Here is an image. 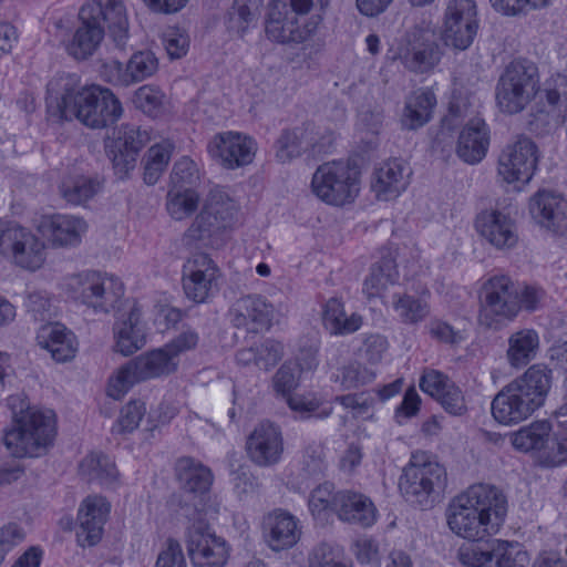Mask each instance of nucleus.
Listing matches in <instances>:
<instances>
[{
  "label": "nucleus",
  "instance_id": "a211bd4d",
  "mask_svg": "<svg viewBox=\"0 0 567 567\" xmlns=\"http://www.w3.org/2000/svg\"><path fill=\"white\" fill-rule=\"evenodd\" d=\"M457 558L465 567H524L527 561L526 553L518 545L503 540H497L491 548L463 545Z\"/></svg>",
  "mask_w": 567,
  "mask_h": 567
},
{
  "label": "nucleus",
  "instance_id": "20e7f679",
  "mask_svg": "<svg viewBox=\"0 0 567 567\" xmlns=\"http://www.w3.org/2000/svg\"><path fill=\"white\" fill-rule=\"evenodd\" d=\"M550 383V370L539 364L529 367L494 396L491 403L494 420L502 425L527 420L544 404Z\"/></svg>",
  "mask_w": 567,
  "mask_h": 567
},
{
  "label": "nucleus",
  "instance_id": "6e6552de",
  "mask_svg": "<svg viewBox=\"0 0 567 567\" xmlns=\"http://www.w3.org/2000/svg\"><path fill=\"white\" fill-rule=\"evenodd\" d=\"M179 360H175L163 346L143 353L121 367L109 380L107 395L120 400L136 383L174 373Z\"/></svg>",
  "mask_w": 567,
  "mask_h": 567
},
{
  "label": "nucleus",
  "instance_id": "bb28decb",
  "mask_svg": "<svg viewBox=\"0 0 567 567\" xmlns=\"http://www.w3.org/2000/svg\"><path fill=\"white\" fill-rule=\"evenodd\" d=\"M476 229L497 249H511L516 246L518 235L513 219L498 210H486L476 218Z\"/></svg>",
  "mask_w": 567,
  "mask_h": 567
},
{
  "label": "nucleus",
  "instance_id": "e433bc0d",
  "mask_svg": "<svg viewBox=\"0 0 567 567\" xmlns=\"http://www.w3.org/2000/svg\"><path fill=\"white\" fill-rule=\"evenodd\" d=\"M551 424L548 421H535L511 433L513 447L519 452L537 453L538 458L544 449L550 443Z\"/></svg>",
  "mask_w": 567,
  "mask_h": 567
},
{
  "label": "nucleus",
  "instance_id": "f704fd0d",
  "mask_svg": "<svg viewBox=\"0 0 567 567\" xmlns=\"http://www.w3.org/2000/svg\"><path fill=\"white\" fill-rule=\"evenodd\" d=\"M141 311L134 306L127 318L114 326L115 350L123 355H130L145 344V334L141 326Z\"/></svg>",
  "mask_w": 567,
  "mask_h": 567
},
{
  "label": "nucleus",
  "instance_id": "f03ea898",
  "mask_svg": "<svg viewBox=\"0 0 567 567\" xmlns=\"http://www.w3.org/2000/svg\"><path fill=\"white\" fill-rule=\"evenodd\" d=\"M507 511L503 491L488 484H474L450 502L446 523L456 536L478 542L498 533Z\"/></svg>",
  "mask_w": 567,
  "mask_h": 567
},
{
  "label": "nucleus",
  "instance_id": "49530a36",
  "mask_svg": "<svg viewBox=\"0 0 567 567\" xmlns=\"http://www.w3.org/2000/svg\"><path fill=\"white\" fill-rule=\"evenodd\" d=\"M80 471L89 481H100L104 484L112 483L117 477L114 462L106 455L99 453L85 456L80 464Z\"/></svg>",
  "mask_w": 567,
  "mask_h": 567
},
{
  "label": "nucleus",
  "instance_id": "338daca9",
  "mask_svg": "<svg viewBox=\"0 0 567 567\" xmlns=\"http://www.w3.org/2000/svg\"><path fill=\"white\" fill-rule=\"evenodd\" d=\"M539 461L549 467L567 462V439L557 440L550 436V443L544 449Z\"/></svg>",
  "mask_w": 567,
  "mask_h": 567
},
{
  "label": "nucleus",
  "instance_id": "9b49d317",
  "mask_svg": "<svg viewBox=\"0 0 567 567\" xmlns=\"http://www.w3.org/2000/svg\"><path fill=\"white\" fill-rule=\"evenodd\" d=\"M68 285L74 298L95 312H110L124 295V286L117 278L93 270L73 275Z\"/></svg>",
  "mask_w": 567,
  "mask_h": 567
},
{
  "label": "nucleus",
  "instance_id": "69168bd1",
  "mask_svg": "<svg viewBox=\"0 0 567 567\" xmlns=\"http://www.w3.org/2000/svg\"><path fill=\"white\" fill-rule=\"evenodd\" d=\"M164 97V93L158 87L144 85L136 91L135 103L144 112L152 113L162 106Z\"/></svg>",
  "mask_w": 567,
  "mask_h": 567
},
{
  "label": "nucleus",
  "instance_id": "6ab92c4d",
  "mask_svg": "<svg viewBox=\"0 0 567 567\" xmlns=\"http://www.w3.org/2000/svg\"><path fill=\"white\" fill-rule=\"evenodd\" d=\"M218 277L219 269L208 255H194L183 267L186 297L195 302H205L217 290Z\"/></svg>",
  "mask_w": 567,
  "mask_h": 567
},
{
  "label": "nucleus",
  "instance_id": "13d9d810",
  "mask_svg": "<svg viewBox=\"0 0 567 567\" xmlns=\"http://www.w3.org/2000/svg\"><path fill=\"white\" fill-rule=\"evenodd\" d=\"M435 400L452 415L460 416L467 411L463 391L454 382L447 384L445 390Z\"/></svg>",
  "mask_w": 567,
  "mask_h": 567
},
{
  "label": "nucleus",
  "instance_id": "c03bdc74",
  "mask_svg": "<svg viewBox=\"0 0 567 567\" xmlns=\"http://www.w3.org/2000/svg\"><path fill=\"white\" fill-rule=\"evenodd\" d=\"M199 195L192 188H172L167 193L166 209L175 220L192 216L198 208Z\"/></svg>",
  "mask_w": 567,
  "mask_h": 567
},
{
  "label": "nucleus",
  "instance_id": "c756f323",
  "mask_svg": "<svg viewBox=\"0 0 567 567\" xmlns=\"http://www.w3.org/2000/svg\"><path fill=\"white\" fill-rule=\"evenodd\" d=\"M274 308L266 299L258 295L239 298L229 310L230 322L236 328L254 324V330L269 328Z\"/></svg>",
  "mask_w": 567,
  "mask_h": 567
},
{
  "label": "nucleus",
  "instance_id": "c85d7f7f",
  "mask_svg": "<svg viewBox=\"0 0 567 567\" xmlns=\"http://www.w3.org/2000/svg\"><path fill=\"white\" fill-rule=\"evenodd\" d=\"M334 514L348 524L370 527L377 520V509L369 497L352 491L337 492Z\"/></svg>",
  "mask_w": 567,
  "mask_h": 567
},
{
  "label": "nucleus",
  "instance_id": "de8ad7c7",
  "mask_svg": "<svg viewBox=\"0 0 567 567\" xmlns=\"http://www.w3.org/2000/svg\"><path fill=\"white\" fill-rule=\"evenodd\" d=\"M172 155V146L168 143L153 145L146 152L144 161L143 178L147 185H154L166 169Z\"/></svg>",
  "mask_w": 567,
  "mask_h": 567
},
{
  "label": "nucleus",
  "instance_id": "7c9ffc66",
  "mask_svg": "<svg viewBox=\"0 0 567 567\" xmlns=\"http://www.w3.org/2000/svg\"><path fill=\"white\" fill-rule=\"evenodd\" d=\"M37 343L41 349L47 350L56 362L70 361L78 352L74 333L58 322L40 327L37 333Z\"/></svg>",
  "mask_w": 567,
  "mask_h": 567
},
{
  "label": "nucleus",
  "instance_id": "e2e57ef3",
  "mask_svg": "<svg viewBox=\"0 0 567 567\" xmlns=\"http://www.w3.org/2000/svg\"><path fill=\"white\" fill-rule=\"evenodd\" d=\"M451 383L452 381L449 379L447 375L433 369L424 370L420 379L421 390L434 399H436L440 395V393H442L445 390L447 384Z\"/></svg>",
  "mask_w": 567,
  "mask_h": 567
},
{
  "label": "nucleus",
  "instance_id": "4d7b16f0",
  "mask_svg": "<svg viewBox=\"0 0 567 567\" xmlns=\"http://www.w3.org/2000/svg\"><path fill=\"white\" fill-rule=\"evenodd\" d=\"M23 305L34 320L44 321L52 316L51 298L45 291H28Z\"/></svg>",
  "mask_w": 567,
  "mask_h": 567
},
{
  "label": "nucleus",
  "instance_id": "774afa93",
  "mask_svg": "<svg viewBox=\"0 0 567 567\" xmlns=\"http://www.w3.org/2000/svg\"><path fill=\"white\" fill-rule=\"evenodd\" d=\"M155 567H186L182 546L178 542L169 539L156 560Z\"/></svg>",
  "mask_w": 567,
  "mask_h": 567
},
{
  "label": "nucleus",
  "instance_id": "864d4df0",
  "mask_svg": "<svg viewBox=\"0 0 567 567\" xmlns=\"http://www.w3.org/2000/svg\"><path fill=\"white\" fill-rule=\"evenodd\" d=\"M337 493L333 492V485L331 483H323L317 486L310 494L309 497V509L316 517H321L328 512L334 513V501Z\"/></svg>",
  "mask_w": 567,
  "mask_h": 567
},
{
  "label": "nucleus",
  "instance_id": "8fccbe9b",
  "mask_svg": "<svg viewBox=\"0 0 567 567\" xmlns=\"http://www.w3.org/2000/svg\"><path fill=\"white\" fill-rule=\"evenodd\" d=\"M309 567H351L343 549L334 544L322 542L309 555Z\"/></svg>",
  "mask_w": 567,
  "mask_h": 567
},
{
  "label": "nucleus",
  "instance_id": "58836bf2",
  "mask_svg": "<svg viewBox=\"0 0 567 567\" xmlns=\"http://www.w3.org/2000/svg\"><path fill=\"white\" fill-rule=\"evenodd\" d=\"M324 328L336 336L350 334L360 329L362 318L358 313L346 315L343 303L338 298H330L322 313Z\"/></svg>",
  "mask_w": 567,
  "mask_h": 567
},
{
  "label": "nucleus",
  "instance_id": "052dcab7",
  "mask_svg": "<svg viewBox=\"0 0 567 567\" xmlns=\"http://www.w3.org/2000/svg\"><path fill=\"white\" fill-rule=\"evenodd\" d=\"M257 368L268 371L275 367L284 354V346L276 340L267 339L256 346Z\"/></svg>",
  "mask_w": 567,
  "mask_h": 567
},
{
  "label": "nucleus",
  "instance_id": "423d86ee",
  "mask_svg": "<svg viewBox=\"0 0 567 567\" xmlns=\"http://www.w3.org/2000/svg\"><path fill=\"white\" fill-rule=\"evenodd\" d=\"M538 92L537 66L526 59L513 60L505 66L496 83V104L502 113L517 114L526 109Z\"/></svg>",
  "mask_w": 567,
  "mask_h": 567
},
{
  "label": "nucleus",
  "instance_id": "09e8293b",
  "mask_svg": "<svg viewBox=\"0 0 567 567\" xmlns=\"http://www.w3.org/2000/svg\"><path fill=\"white\" fill-rule=\"evenodd\" d=\"M392 306L401 321L408 324L424 320L430 312V307L425 300L406 293L393 295Z\"/></svg>",
  "mask_w": 567,
  "mask_h": 567
},
{
  "label": "nucleus",
  "instance_id": "3c124183",
  "mask_svg": "<svg viewBox=\"0 0 567 567\" xmlns=\"http://www.w3.org/2000/svg\"><path fill=\"white\" fill-rule=\"evenodd\" d=\"M286 402L290 410L296 414V417L306 420L311 416L319 419L328 417L332 409H324L316 413L320 408V401L312 394H288Z\"/></svg>",
  "mask_w": 567,
  "mask_h": 567
},
{
  "label": "nucleus",
  "instance_id": "f3484780",
  "mask_svg": "<svg viewBox=\"0 0 567 567\" xmlns=\"http://www.w3.org/2000/svg\"><path fill=\"white\" fill-rule=\"evenodd\" d=\"M537 159L535 143L526 136H520L501 153L497 167L498 175L507 184H526L534 175Z\"/></svg>",
  "mask_w": 567,
  "mask_h": 567
},
{
  "label": "nucleus",
  "instance_id": "72a5a7b5",
  "mask_svg": "<svg viewBox=\"0 0 567 567\" xmlns=\"http://www.w3.org/2000/svg\"><path fill=\"white\" fill-rule=\"evenodd\" d=\"M546 109L538 111L537 118L545 124H558L567 112V76L556 74L546 80L542 90Z\"/></svg>",
  "mask_w": 567,
  "mask_h": 567
},
{
  "label": "nucleus",
  "instance_id": "f257e3e1",
  "mask_svg": "<svg viewBox=\"0 0 567 567\" xmlns=\"http://www.w3.org/2000/svg\"><path fill=\"white\" fill-rule=\"evenodd\" d=\"M48 109L60 120L78 118L85 126L102 128L122 115L120 101L97 85L81 87L75 74H62L48 83Z\"/></svg>",
  "mask_w": 567,
  "mask_h": 567
},
{
  "label": "nucleus",
  "instance_id": "bf43d9fd",
  "mask_svg": "<svg viewBox=\"0 0 567 567\" xmlns=\"http://www.w3.org/2000/svg\"><path fill=\"white\" fill-rule=\"evenodd\" d=\"M199 178V172L196 163L189 157H182L177 161L171 173L173 188L192 185Z\"/></svg>",
  "mask_w": 567,
  "mask_h": 567
},
{
  "label": "nucleus",
  "instance_id": "ea45409f",
  "mask_svg": "<svg viewBox=\"0 0 567 567\" xmlns=\"http://www.w3.org/2000/svg\"><path fill=\"white\" fill-rule=\"evenodd\" d=\"M539 348L538 333L533 329H523L508 339L507 359L512 367L522 368L528 364Z\"/></svg>",
  "mask_w": 567,
  "mask_h": 567
},
{
  "label": "nucleus",
  "instance_id": "a18cd8bd",
  "mask_svg": "<svg viewBox=\"0 0 567 567\" xmlns=\"http://www.w3.org/2000/svg\"><path fill=\"white\" fill-rule=\"evenodd\" d=\"M102 188L96 177L76 176L61 186L63 198L74 205L83 204L93 198Z\"/></svg>",
  "mask_w": 567,
  "mask_h": 567
},
{
  "label": "nucleus",
  "instance_id": "aec40b11",
  "mask_svg": "<svg viewBox=\"0 0 567 567\" xmlns=\"http://www.w3.org/2000/svg\"><path fill=\"white\" fill-rule=\"evenodd\" d=\"M246 450L250 461L259 467L278 464L285 450L280 427L271 422L259 423L247 437Z\"/></svg>",
  "mask_w": 567,
  "mask_h": 567
},
{
  "label": "nucleus",
  "instance_id": "a878e982",
  "mask_svg": "<svg viewBox=\"0 0 567 567\" xmlns=\"http://www.w3.org/2000/svg\"><path fill=\"white\" fill-rule=\"evenodd\" d=\"M39 231L53 246H76L87 230L84 219L71 215L43 216L38 225Z\"/></svg>",
  "mask_w": 567,
  "mask_h": 567
},
{
  "label": "nucleus",
  "instance_id": "ddd939ff",
  "mask_svg": "<svg viewBox=\"0 0 567 567\" xmlns=\"http://www.w3.org/2000/svg\"><path fill=\"white\" fill-rule=\"evenodd\" d=\"M198 518H194L187 528V550L195 567H223L228 559V547L225 539L216 536L207 522L204 507L198 508Z\"/></svg>",
  "mask_w": 567,
  "mask_h": 567
},
{
  "label": "nucleus",
  "instance_id": "7ed1b4c3",
  "mask_svg": "<svg viewBox=\"0 0 567 567\" xmlns=\"http://www.w3.org/2000/svg\"><path fill=\"white\" fill-rule=\"evenodd\" d=\"M7 405L12 412V427L3 435V443L14 457H38L52 444L56 429L51 410L30 408L21 395H11Z\"/></svg>",
  "mask_w": 567,
  "mask_h": 567
},
{
  "label": "nucleus",
  "instance_id": "dca6fc26",
  "mask_svg": "<svg viewBox=\"0 0 567 567\" xmlns=\"http://www.w3.org/2000/svg\"><path fill=\"white\" fill-rule=\"evenodd\" d=\"M207 152L221 167L236 169L254 161L257 144L244 133L227 131L217 133L210 138Z\"/></svg>",
  "mask_w": 567,
  "mask_h": 567
},
{
  "label": "nucleus",
  "instance_id": "2eb2a0df",
  "mask_svg": "<svg viewBox=\"0 0 567 567\" xmlns=\"http://www.w3.org/2000/svg\"><path fill=\"white\" fill-rule=\"evenodd\" d=\"M148 141V133L132 124H122L113 131L105 150L115 175L125 178L135 168L138 154Z\"/></svg>",
  "mask_w": 567,
  "mask_h": 567
},
{
  "label": "nucleus",
  "instance_id": "473e14b6",
  "mask_svg": "<svg viewBox=\"0 0 567 567\" xmlns=\"http://www.w3.org/2000/svg\"><path fill=\"white\" fill-rule=\"evenodd\" d=\"M175 471L182 489L203 501L213 483L210 470L192 457H181L176 462Z\"/></svg>",
  "mask_w": 567,
  "mask_h": 567
},
{
  "label": "nucleus",
  "instance_id": "6e6d98bb",
  "mask_svg": "<svg viewBox=\"0 0 567 567\" xmlns=\"http://www.w3.org/2000/svg\"><path fill=\"white\" fill-rule=\"evenodd\" d=\"M326 468L323 447L316 443L309 444L302 453L301 471L306 476L318 477L324 474Z\"/></svg>",
  "mask_w": 567,
  "mask_h": 567
},
{
  "label": "nucleus",
  "instance_id": "79ce46f5",
  "mask_svg": "<svg viewBox=\"0 0 567 567\" xmlns=\"http://www.w3.org/2000/svg\"><path fill=\"white\" fill-rule=\"evenodd\" d=\"M299 19L289 13L287 3L282 0H272L269 4V10L265 21V30L267 35H280L288 33V35H296L299 32L296 24Z\"/></svg>",
  "mask_w": 567,
  "mask_h": 567
},
{
  "label": "nucleus",
  "instance_id": "603ef678",
  "mask_svg": "<svg viewBox=\"0 0 567 567\" xmlns=\"http://www.w3.org/2000/svg\"><path fill=\"white\" fill-rule=\"evenodd\" d=\"M146 413L145 403L138 400L127 402L120 412L113 432L118 434L131 433L136 430Z\"/></svg>",
  "mask_w": 567,
  "mask_h": 567
},
{
  "label": "nucleus",
  "instance_id": "0e129e2a",
  "mask_svg": "<svg viewBox=\"0 0 567 567\" xmlns=\"http://www.w3.org/2000/svg\"><path fill=\"white\" fill-rule=\"evenodd\" d=\"M404 25L411 35L434 33L435 23L433 16L426 11H414L404 19Z\"/></svg>",
  "mask_w": 567,
  "mask_h": 567
},
{
  "label": "nucleus",
  "instance_id": "412c9836",
  "mask_svg": "<svg viewBox=\"0 0 567 567\" xmlns=\"http://www.w3.org/2000/svg\"><path fill=\"white\" fill-rule=\"evenodd\" d=\"M398 51L393 59H400L411 71L424 73L432 70L441 60L439 38H394Z\"/></svg>",
  "mask_w": 567,
  "mask_h": 567
},
{
  "label": "nucleus",
  "instance_id": "f8f14e48",
  "mask_svg": "<svg viewBox=\"0 0 567 567\" xmlns=\"http://www.w3.org/2000/svg\"><path fill=\"white\" fill-rule=\"evenodd\" d=\"M0 255L21 269L35 271L45 261V245L30 229L0 221Z\"/></svg>",
  "mask_w": 567,
  "mask_h": 567
},
{
  "label": "nucleus",
  "instance_id": "39448f33",
  "mask_svg": "<svg viewBox=\"0 0 567 567\" xmlns=\"http://www.w3.org/2000/svg\"><path fill=\"white\" fill-rule=\"evenodd\" d=\"M447 483L446 470L424 452H414L403 468L399 487L406 501L423 508L431 507Z\"/></svg>",
  "mask_w": 567,
  "mask_h": 567
},
{
  "label": "nucleus",
  "instance_id": "37998d69",
  "mask_svg": "<svg viewBox=\"0 0 567 567\" xmlns=\"http://www.w3.org/2000/svg\"><path fill=\"white\" fill-rule=\"evenodd\" d=\"M310 146H312V141L308 140L306 128L287 130L281 133L277 141L276 157L281 163H286L300 156Z\"/></svg>",
  "mask_w": 567,
  "mask_h": 567
},
{
  "label": "nucleus",
  "instance_id": "0eeeda50",
  "mask_svg": "<svg viewBox=\"0 0 567 567\" xmlns=\"http://www.w3.org/2000/svg\"><path fill=\"white\" fill-rule=\"evenodd\" d=\"M238 209V204L226 189L212 188L200 213L184 233L183 245L187 248L197 247L200 243L207 245L214 235L234 224Z\"/></svg>",
  "mask_w": 567,
  "mask_h": 567
},
{
  "label": "nucleus",
  "instance_id": "1a4fd4ad",
  "mask_svg": "<svg viewBox=\"0 0 567 567\" xmlns=\"http://www.w3.org/2000/svg\"><path fill=\"white\" fill-rule=\"evenodd\" d=\"M519 310V292L509 277L493 276L482 285L478 309L481 326L498 330L514 320Z\"/></svg>",
  "mask_w": 567,
  "mask_h": 567
},
{
  "label": "nucleus",
  "instance_id": "680f3d73",
  "mask_svg": "<svg viewBox=\"0 0 567 567\" xmlns=\"http://www.w3.org/2000/svg\"><path fill=\"white\" fill-rule=\"evenodd\" d=\"M300 374L292 361L285 362L274 377L275 389L282 394H289L298 386Z\"/></svg>",
  "mask_w": 567,
  "mask_h": 567
},
{
  "label": "nucleus",
  "instance_id": "c9c22d12",
  "mask_svg": "<svg viewBox=\"0 0 567 567\" xmlns=\"http://www.w3.org/2000/svg\"><path fill=\"white\" fill-rule=\"evenodd\" d=\"M436 97L430 90L413 91L405 100L401 124L406 130H416L425 125L432 117Z\"/></svg>",
  "mask_w": 567,
  "mask_h": 567
},
{
  "label": "nucleus",
  "instance_id": "9d476101",
  "mask_svg": "<svg viewBox=\"0 0 567 567\" xmlns=\"http://www.w3.org/2000/svg\"><path fill=\"white\" fill-rule=\"evenodd\" d=\"M311 189L322 202L342 206L358 196L360 173L344 162L324 163L313 173Z\"/></svg>",
  "mask_w": 567,
  "mask_h": 567
},
{
  "label": "nucleus",
  "instance_id": "5fc2aeb1",
  "mask_svg": "<svg viewBox=\"0 0 567 567\" xmlns=\"http://www.w3.org/2000/svg\"><path fill=\"white\" fill-rule=\"evenodd\" d=\"M375 372L359 363H351L341 369L338 380L343 389H355L374 380Z\"/></svg>",
  "mask_w": 567,
  "mask_h": 567
},
{
  "label": "nucleus",
  "instance_id": "4be33fe9",
  "mask_svg": "<svg viewBox=\"0 0 567 567\" xmlns=\"http://www.w3.org/2000/svg\"><path fill=\"white\" fill-rule=\"evenodd\" d=\"M110 508L109 502L99 495L87 496L82 502L78 513L76 529L80 545L93 546L100 542Z\"/></svg>",
  "mask_w": 567,
  "mask_h": 567
},
{
  "label": "nucleus",
  "instance_id": "a19ab883",
  "mask_svg": "<svg viewBox=\"0 0 567 567\" xmlns=\"http://www.w3.org/2000/svg\"><path fill=\"white\" fill-rule=\"evenodd\" d=\"M115 65L120 73L118 84L127 86L152 76L158 69V61L153 52L140 51L131 56L123 72L120 62H116Z\"/></svg>",
  "mask_w": 567,
  "mask_h": 567
},
{
  "label": "nucleus",
  "instance_id": "4c0bfd02",
  "mask_svg": "<svg viewBox=\"0 0 567 567\" xmlns=\"http://www.w3.org/2000/svg\"><path fill=\"white\" fill-rule=\"evenodd\" d=\"M399 280V270L391 252L383 255L375 262L363 282V292L368 298L381 297L382 293Z\"/></svg>",
  "mask_w": 567,
  "mask_h": 567
},
{
  "label": "nucleus",
  "instance_id": "393cba45",
  "mask_svg": "<svg viewBox=\"0 0 567 567\" xmlns=\"http://www.w3.org/2000/svg\"><path fill=\"white\" fill-rule=\"evenodd\" d=\"M300 536L299 519L286 511H274L264 520V539L275 551L293 547Z\"/></svg>",
  "mask_w": 567,
  "mask_h": 567
},
{
  "label": "nucleus",
  "instance_id": "4468645a",
  "mask_svg": "<svg viewBox=\"0 0 567 567\" xmlns=\"http://www.w3.org/2000/svg\"><path fill=\"white\" fill-rule=\"evenodd\" d=\"M80 25L74 35H125L128 19L123 0H107L102 8L99 3H86L79 12Z\"/></svg>",
  "mask_w": 567,
  "mask_h": 567
},
{
  "label": "nucleus",
  "instance_id": "cd10ccee",
  "mask_svg": "<svg viewBox=\"0 0 567 567\" xmlns=\"http://www.w3.org/2000/svg\"><path fill=\"white\" fill-rule=\"evenodd\" d=\"M489 130L481 117L471 118L460 132L456 143L457 156L467 164L480 163L487 154Z\"/></svg>",
  "mask_w": 567,
  "mask_h": 567
},
{
  "label": "nucleus",
  "instance_id": "b1692460",
  "mask_svg": "<svg viewBox=\"0 0 567 567\" xmlns=\"http://www.w3.org/2000/svg\"><path fill=\"white\" fill-rule=\"evenodd\" d=\"M411 168L399 158L382 163L373 172L371 189L380 200H391L404 192L409 185Z\"/></svg>",
  "mask_w": 567,
  "mask_h": 567
},
{
  "label": "nucleus",
  "instance_id": "2f4dec72",
  "mask_svg": "<svg viewBox=\"0 0 567 567\" xmlns=\"http://www.w3.org/2000/svg\"><path fill=\"white\" fill-rule=\"evenodd\" d=\"M444 35H476L480 30L474 0H450L443 17Z\"/></svg>",
  "mask_w": 567,
  "mask_h": 567
},
{
  "label": "nucleus",
  "instance_id": "5701e85b",
  "mask_svg": "<svg viewBox=\"0 0 567 567\" xmlns=\"http://www.w3.org/2000/svg\"><path fill=\"white\" fill-rule=\"evenodd\" d=\"M534 219L543 227L559 234H567V199L550 190H539L529 203Z\"/></svg>",
  "mask_w": 567,
  "mask_h": 567
}]
</instances>
